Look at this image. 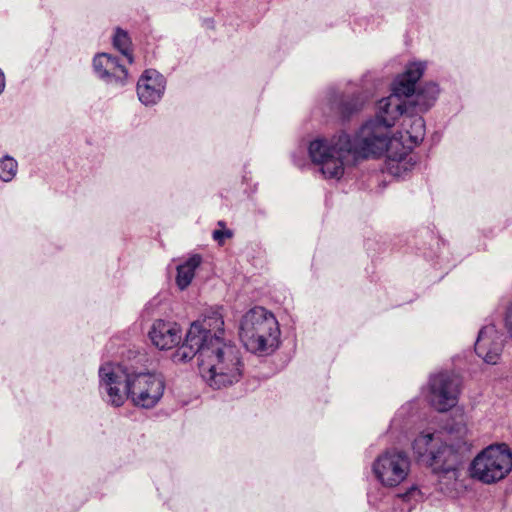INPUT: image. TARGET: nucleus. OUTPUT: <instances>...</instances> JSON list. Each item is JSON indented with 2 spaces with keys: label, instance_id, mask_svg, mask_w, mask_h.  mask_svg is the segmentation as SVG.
I'll return each mask as SVG.
<instances>
[{
  "label": "nucleus",
  "instance_id": "nucleus-10",
  "mask_svg": "<svg viewBox=\"0 0 512 512\" xmlns=\"http://www.w3.org/2000/svg\"><path fill=\"white\" fill-rule=\"evenodd\" d=\"M137 96L146 107L158 104L166 90L165 77L154 69L145 70L137 82Z\"/></svg>",
  "mask_w": 512,
  "mask_h": 512
},
{
  "label": "nucleus",
  "instance_id": "nucleus-14",
  "mask_svg": "<svg viewBox=\"0 0 512 512\" xmlns=\"http://www.w3.org/2000/svg\"><path fill=\"white\" fill-rule=\"evenodd\" d=\"M149 338L158 349L169 350L180 343L182 332L177 323L157 319L151 326Z\"/></svg>",
  "mask_w": 512,
  "mask_h": 512
},
{
  "label": "nucleus",
  "instance_id": "nucleus-13",
  "mask_svg": "<svg viewBox=\"0 0 512 512\" xmlns=\"http://www.w3.org/2000/svg\"><path fill=\"white\" fill-rule=\"evenodd\" d=\"M407 113L406 101L397 98L395 95H389L378 101L376 115L370 119L377 121L381 126H385L386 131L392 133L391 128L396 121L400 118L403 119Z\"/></svg>",
  "mask_w": 512,
  "mask_h": 512
},
{
  "label": "nucleus",
  "instance_id": "nucleus-3",
  "mask_svg": "<svg viewBox=\"0 0 512 512\" xmlns=\"http://www.w3.org/2000/svg\"><path fill=\"white\" fill-rule=\"evenodd\" d=\"M466 434V425L455 422L445 432L424 430L412 442L417 459L436 476L437 490L450 498L458 497L465 487L461 477L469 451Z\"/></svg>",
  "mask_w": 512,
  "mask_h": 512
},
{
  "label": "nucleus",
  "instance_id": "nucleus-25",
  "mask_svg": "<svg viewBox=\"0 0 512 512\" xmlns=\"http://www.w3.org/2000/svg\"><path fill=\"white\" fill-rule=\"evenodd\" d=\"M6 89V76L3 70L0 68V96L5 92Z\"/></svg>",
  "mask_w": 512,
  "mask_h": 512
},
{
  "label": "nucleus",
  "instance_id": "nucleus-4",
  "mask_svg": "<svg viewBox=\"0 0 512 512\" xmlns=\"http://www.w3.org/2000/svg\"><path fill=\"white\" fill-rule=\"evenodd\" d=\"M99 393L110 406L121 407L127 399L139 408H154L162 399L165 380L161 374L120 363L106 362L99 367Z\"/></svg>",
  "mask_w": 512,
  "mask_h": 512
},
{
  "label": "nucleus",
  "instance_id": "nucleus-23",
  "mask_svg": "<svg viewBox=\"0 0 512 512\" xmlns=\"http://www.w3.org/2000/svg\"><path fill=\"white\" fill-rule=\"evenodd\" d=\"M217 226L219 228L212 232V238L215 242L222 246L226 239L233 237V231L228 229L223 221H218Z\"/></svg>",
  "mask_w": 512,
  "mask_h": 512
},
{
  "label": "nucleus",
  "instance_id": "nucleus-21",
  "mask_svg": "<svg viewBox=\"0 0 512 512\" xmlns=\"http://www.w3.org/2000/svg\"><path fill=\"white\" fill-rule=\"evenodd\" d=\"M113 46L126 57L128 63H133V55L131 53V40L128 33L121 29L116 28L113 35Z\"/></svg>",
  "mask_w": 512,
  "mask_h": 512
},
{
  "label": "nucleus",
  "instance_id": "nucleus-20",
  "mask_svg": "<svg viewBox=\"0 0 512 512\" xmlns=\"http://www.w3.org/2000/svg\"><path fill=\"white\" fill-rule=\"evenodd\" d=\"M19 170L18 161L9 154L0 157V181L11 183L16 179Z\"/></svg>",
  "mask_w": 512,
  "mask_h": 512
},
{
  "label": "nucleus",
  "instance_id": "nucleus-12",
  "mask_svg": "<svg viewBox=\"0 0 512 512\" xmlns=\"http://www.w3.org/2000/svg\"><path fill=\"white\" fill-rule=\"evenodd\" d=\"M322 102L330 112L339 114L343 119H348L363 108L365 100L360 93L342 95L331 88L326 91Z\"/></svg>",
  "mask_w": 512,
  "mask_h": 512
},
{
  "label": "nucleus",
  "instance_id": "nucleus-16",
  "mask_svg": "<svg viewBox=\"0 0 512 512\" xmlns=\"http://www.w3.org/2000/svg\"><path fill=\"white\" fill-rule=\"evenodd\" d=\"M440 93L439 86L434 82H428L418 87L409 100H405L408 113L423 114L429 111L436 103Z\"/></svg>",
  "mask_w": 512,
  "mask_h": 512
},
{
  "label": "nucleus",
  "instance_id": "nucleus-19",
  "mask_svg": "<svg viewBox=\"0 0 512 512\" xmlns=\"http://www.w3.org/2000/svg\"><path fill=\"white\" fill-rule=\"evenodd\" d=\"M202 257L199 254L190 256L184 263L178 265L176 284L180 290L186 289L192 282L196 269L200 266Z\"/></svg>",
  "mask_w": 512,
  "mask_h": 512
},
{
  "label": "nucleus",
  "instance_id": "nucleus-6",
  "mask_svg": "<svg viewBox=\"0 0 512 512\" xmlns=\"http://www.w3.org/2000/svg\"><path fill=\"white\" fill-rule=\"evenodd\" d=\"M411 459L407 452L391 448L379 454L372 464L377 481L389 488L400 485L409 475Z\"/></svg>",
  "mask_w": 512,
  "mask_h": 512
},
{
  "label": "nucleus",
  "instance_id": "nucleus-22",
  "mask_svg": "<svg viewBox=\"0 0 512 512\" xmlns=\"http://www.w3.org/2000/svg\"><path fill=\"white\" fill-rule=\"evenodd\" d=\"M409 409L410 407L409 406H402L395 414V416L392 418L391 422H390V426H389V431L391 433H394V432H402L406 429L407 427V420H406V416L408 415L409 413Z\"/></svg>",
  "mask_w": 512,
  "mask_h": 512
},
{
  "label": "nucleus",
  "instance_id": "nucleus-15",
  "mask_svg": "<svg viewBox=\"0 0 512 512\" xmlns=\"http://www.w3.org/2000/svg\"><path fill=\"white\" fill-rule=\"evenodd\" d=\"M426 65L424 62L409 63L405 71L398 75L392 84V93L397 98L409 100L416 90V83L422 77Z\"/></svg>",
  "mask_w": 512,
  "mask_h": 512
},
{
  "label": "nucleus",
  "instance_id": "nucleus-8",
  "mask_svg": "<svg viewBox=\"0 0 512 512\" xmlns=\"http://www.w3.org/2000/svg\"><path fill=\"white\" fill-rule=\"evenodd\" d=\"M92 69L94 75L107 85L123 87L127 83V69L111 54L97 53L92 60Z\"/></svg>",
  "mask_w": 512,
  "mask_h": 512
},
{
  "label": "nucleus",
  "instance_id": "nucleus-2",
  "mask_svg": "<svg viewBox=\"0 0 512 512\" xmlns=\"http://www.w3.org/2000/svg\"><path fill=\"white\" fill-rule=\"evenodd\" d=\"M391 139L392 133H388L385 126L368 119L353 135L341 132L331 139H314L308 153L312 162L320 166L325 179L339 180L345 166L381 157L388 151Z\"/></svg>",
  "mask_w": 512,
  "mask_h": 512
},
{
  "label": "nucleus",
  "instance_id": "nucleus-17",
  "mask_svg": "<svg viewBox=\"0 0 512 512\" xmlns=\"http://www.w3.org/2000/svg\"><path fill=\"white\" fill-rule=\"evenodd\" d=\"M402 129L405 135L401 137L411 143V145H418L425 136V121L421 114L407 113L402 120Z\"/></svg>",
  "mask_w": 512,
  "mask_h": 512
},
{
  "label": "nucleus",
  "instance_id": "nucleus-11",
  "mask_svg": "<svg viewBox=\"0 0 512 512\" xmlns=\"http://www.w3.org/2000/svg\"><path fill=\"white\" fill-rule=\"evenodd\" d=\"M503 351V334L494 324L483 326L475 342V352L487 364H496Z\"/></svg>",
  "mask_w": 512,
  "mask_h": 512
},
{
  "label": "nucleus",
  "instance_id": "nucleus-24",
  "mask_svg": "<svg viewBox=\"0 0 512 512\" xmlns=\"http://www.w3.org/2000/svg\"><path fill=\"white\" fill-rule=\"evenodd\" d=\"M505 327L512 338V302L509 304L505 314Z\"/></svg>",
  "mask_w": 512,
  "mask_h": 512
},
{
  "label": "nucleus",
  "instance_id": "nucleus-5",
  "mask_svg": "<svg viewBox=\"0 0 512 512\" xmlns=\"http://www.w3.org/2000/svg\"><path fill=\"white\" fill-rule=\"evenodd\" d=\"M512 470V452L507 444H492L471 462V476L484 484L504 479Z\"/></svg>",
  "mask_w": 512,
  "mask_h": 512
},
{
  "label": "nucleus",
  "instance_id": "nucleus-9",
  "mask_svg": "<svg viewBox=\"0 0 512 512\" xmlns=\"http://www.w3.org/2000/svg\"><path fill=\"white\" fill-rule=\"evenodd\" d=\"M281 331L274 314L258 306V352L274 353L280 346Z\"/></svg>",
  "mask_w": 512,
  "mask_h": 512
},
{
  "label": "nucleus",
  "instance_id": "nucleus-18",
  "mask_svg": "<svg viewBox=\"0 0 512 512\" xmlns=\"http://www.w3.org/2000/svg\"><path fill=\"white\" fill-rule=\"evenodd\" d=\"M256 311L251 308L240 322L239 338L243 346L251 353H256Z\"/></svg>",
  "mask_w": 512,
  "mask_h": 512
},
{
  "label": "nucleus",
  "instance_id": "nucleus-7",
  "mask_svg": "<svg viewBox=\"0 0 512 512\" xmlns=\"http://www.w3.org/2000/svg\"><path fill=\"white\" fill-rule=\"evenodd\" d=\"M460 379L450 372L432 375L428 383L427 399L429 404L439 412H446L458 402Z\"/></svg>",
  "mask_w": 512,
  "mask_h": 512
},
{
  "label": "nucleus",
  "instance_id": "nucleus-1",
  "mask_svg": "<svg viewBox=\"0 0 512 512\" xmlns=\"http://www.w3.org/2000/svg\"><path fill=\"white\" fill-rule=\"evenodd\" d=\"M223 327L220 310L210 309L202 320L191 324L184 342L172 356L175 363H185L197 356L201 377L214 389L237 382L241 375L239 352L224 340Z\"/></svg>",
  "mask_w": 512,
  "mask_h": 512
}]
</instances>
